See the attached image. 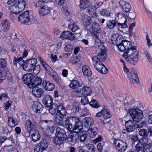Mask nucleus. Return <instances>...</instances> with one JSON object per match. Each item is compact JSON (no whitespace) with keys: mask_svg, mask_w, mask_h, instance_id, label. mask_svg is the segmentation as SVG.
Wrapping results in <instances>:
<instances>
[{"mask_svg":"<svg viewBox=\"0 0 152 152\" xmlns=\"http://www.w3.org/2000/svg\"><path fill=\"white\" fill-rule=\"evenodd\" d=\"M40 68L39 65H34L33 71L35 74H37L39 73L40 71Z\"/></svg>","mask_w":152,"mask_h":152,"instance_id":"680f3d73","label":"nucleus"},{"mask_svg":"<svg viewBox=\"0 0 152 152\" xmlns=\"http://www.w3.org/2000/svg\"><path fill=\"white\" fill-rule=\"evenodd\" d=\"M99 51L97 56L92 58V62L94 67L99 72L102 74L106 73L107 69L102 61L106 59L107 50L104 45L99 46Z\"/></svg>","mask_w":152,"mask_h":152,"instance_id":"f03ea898","label":"nucleus"},{"mask_svg":"<svg viewBox=\"0 0 152 152\" xmlns=\"http://www.w3.org/2000/svg\"><path fill=\"white\" fill-rule=\"evenodd\" d=\"M65 117V116L56 113L54 117V120L59 126H63L64 124V119Z\"/></svg>","mask_w":152,"mask_h":152,"instance_id":"a878e982","label":"nucleus"},{"mask_svg":"<svg viewBox=\"0 0 152 152\" xmlns=\"http://www.w3.org/2000/svg\"><path fill=\"white\" fill-rule=\"evenodd\" d=\"M88 149L89 150L88 151L90 152H94L95 151L94 146L92 144H88L86 145Z\"/></svg>","mask_w":152,"mask_h":152,"instance_id":"e2e57ef3","label":"nucleus"},{"mask_svg":"<svg viewBox=\"0 0 152 152\" xmlns=\"http://www.w3.org/2000/svg\"><path fill=\"white\" fill-rule=\"evenodd\" d=\"M34 76L31 73H27L24 75L23 78V80L24 84L31 88L32 86V82Z\"/></svg>","mask_w":152,"mask_h":152,"instance_id":"f8f14e48","label":"nucleus"},{"mask_svg":"<svg viewBox=\"0 0 152 152\" xmlns=\"http://www.w3.org/2000/svg\"><path fill=\"white\" fill-rule=\"evenodd\" d=\"M80 109L79 104L76 103L73 104L72 107V110L74 112L76 113L78 112Z\"/></svg>","mask_w":152,"mask_h":152,"instance_id":"3c124183","label":"nucleus"},{"mask_svg":"<svg viewBox=\"0 0 152 152\" xmlns=\"http://www.w3.org/2000/svg\"><path fill=\"white\" fill-rule=\"evenodd\" d=\"M37 60L36 58H33L26 60L23 67V69L27 71L30 72L33 70L34 65L37 63Z\"/></svg>","mask_w":152,"mask_h":152,"instance_id":"6e6552de","label":"nucleus"},{"mask_svg":"<svg viewBox=\"0 0 152 152\" xmlns=\"http://www.w3.org/2000/svg\"><path fill=\"white\" fill-rule=\"evenodd\" d=\"M92 29L94 33L96 34L94 35L93 37L94 40L95 41V44L98 46L99 48V46L103 45L101 43L100 41L98 38V37H101L102 33L101 32L100 28L98 26H96L95 27H94L93 26Z\"/></svg>","mask_w":152,"mask_h":152,"instance_id":"0eeeda50","label":"nucleus"},{"mask_svg":"<svg viewBox=\"0 0 152 152\" xmlns=\"http://www.w3.org/2000/svg\"><path fill=\"white\" fill-rule=\"evenodd\" d=\"M8 122L9 125L12 127H14L17 125L16 122L11 117L8 118Z\"/></svg>","mask_w":152,"mask_h":152,"instance_id":"09e8293b","label":"nucleus"},{"mask_svg":"<svg viewBox=\"0 0 152 152\" xmlns=\"http://www.w3.org/2000/svg\"><path fill=\"white\" fill-rule=\"evenodd\" d=\"M85 127L87 128H89L93 126L94 122L93 119L91 117H86L83 120Z\"/></svg>","mask_w":152,"mask_h":152,"instance_id":"aec40b11","label":"nucleus"},{"mask_svg":"<svg viewBox=\"0 0 152 152\" xmlns=\"http://www.w3.org/2000/svg\"><path fill=\"white\" fill-rule=\"evenodd\" d=\"M65 124L69 131L77 132L78 130H82L83 123L78 118L74 116L67 117L66 118Z\"/></svg>","mask_w":152,"mask_h":152,"instance_id":"7ed1b4c3","label":"nucleus"},{"mask_svg":"<svg viewBox=\"0 0 152 152\" xmlns=\"http://www.w3.org/2000/svg\"><path fill=\"white\" fill-rule=\"evenodd\" d=\"M79 140L81 142H84L87 139V134L85 131H82L79 134Z\"/></svg>","mask_w":152,"mask_h":152,"instance_id":"4c0bfd02","label":"nucleus"},{"mask_svg":"<svg viewBox=\"0 0 152 152\" xmlns=\"http://www.w3.org/2000/svg\"><path fill=\"white\" fill-rule=\"evenodd\" d=\"M140 151H142V152H151L152 151V144L149 142L142 146L141 148L139 149V150L136 151L139 152Z\"/></svg>","mask_w":152,"mask_h":152,"instance_id":"cd10ccee","label":"nucleus"},{"mask_svg":"<svg viewBox=\"0 0 152 152\" xmlns=\"http://www.w3.org/2000/svg\"><path fill=\"white\" fill-rule=\"evenodd\" d=\"M38 10L39 14L42 17L48 15L50 12V8L46 6L39 8Z\"/></svg>","mask_w":152,"mask_h":152,"instance_id":"393cba45","label":"nucleus"},{"mask_svg":"<svg viewBox=\"0 0 152 152\" xmlns=\"http://www.w3.org/2000/svg\"><path fill=\"white\" fill-rule=\"evenodd\" d=\"M131 140L133 142L138 141L139 140L138 135L136 134L132 135L131 138Z\"/></svg>","mask_w":152,"mask_h":152,"instance_id":"774afa93","label":"nucleus"},{"mask_svg":"<svg viewBox=\"0 0 152 152\" xmlns=\"http://www.w3.org/2000/svg\"><path fill=\"white\" fill-rule=\"evenodd\" d=\"M19 51L23 54V58L26 57L28 52V48L24 44H21L19 48Z\"/></svg>","mask_w":152,"mask_h":152,"instance_id":"c85d7f7f","label":"nucleus"},{"mask_svg":"<svg viewBox=\"0 0 152 152\" xmlns=\"http://www.w3.org/2000/svg\"><path fill=\"white\" fill-rule=\"evenodd\" d=\"M90 104L93 107L97 108L99 107V105L97 101L94 99L92 100L89 102Z\"/></svg>","mask_w":152,"mask_h":152,"instance_id":"864d4df0","label":"nucleus"},{"mask_svg":"<svg viewBox=\"0 0 152 152\" xmlns=\"http://www.w3.org/2000/svg\"><path fill=\"white\" fill-rule=\"evenodd\" d=\"M135 23H132L129 26V33L130 36H132V34H133L132 30L134 27L135 26Z\"/></svg>","mask_w":152,"mask_h":152,"instance_id":"338daca9","label":"nucleus"},{"mask_svg":"<svg viewBox=\"0 0 152 152\" xmlns=\"http://www.w3.org/2000/svg\"><path fill=\"white\" fill-rule=\"evenodd\" d=\"M87 132L91 138L95 137L98 132V129L95 127H94L87 130Z\"/></svg>","mask_w":152,"mask_h":152,"instance_id":"7c9ffc66","label":"nucleus"},{"mask_svg":"<svg viewBox=\"0 0 152 152\" xmlns=\"http://www.w3.org/2000/svg\"><path fill=\"white\" fill-rule=\"evenodd\" d=\"M89 102L88 98L85 96L83 95L82 96L81 103L83 105H86Z\"/></svg>","mask_w":152,"mask_h":152,"instance_id":"bf43d9fd","label":"nucleus"},{"mask_svg":"<svg viewBox=\"0 0 152 152\" xmlns=\"http://www.w3.org/2000/svg\"><path fill=\"white\" fill-rule=\"evenodd\" d=\"M42 85L43 88L47 91H53L55 88V86L54 84L51 83L48 80H44Z\"/></svg>","mask_w":152,"mask_h":152,"instance_id":"2eb2a0df","label":"nucleus"},{"mask_svg":"<svg viewBox=\"0 0 152 152\" xmlns=\"http://www.w3.org/2000/svg\"><path fill=\"white\" fill-rule=\"evenodd\" d=\"M83 21L86 26H88L91 23L92 20L91 19L88 17H86L83 18Z\"/></svg>","mask_w":152,"mask_h":152,"instance_id":"603ef678","label":"nucleus"},{"mask_svg":"<svg viewBox=\"0 0 152 152\" xmlns=\"http://www.w3.org/2000/svg\"><path fill=\"white\" fill-rule=\"evenodd\" d=\"M18 18L19 21L21 23H26L30 19L29 16V12L28 11H26L20 14Z\"/></svg>","mask_w":152,"mask_h":152,"instance_id":"ddd939ff","label":"nucleus"},{"mask_svg":"<svg viewBox=\"0 0 152 152\" xmlns=\"http://www.w3.org/2000/svg\"><path fill=\"white\" fill-rule=\"evenodd\" d=\"M73 49V46L70 44L67 45L64 48L65 51L68 53L72 52Z\"/></svg>","mask_w":152,"mask_h":152,"instance_id":"6e6d98bb","label":"nucleus"},{"mask_svg":"<svg viewBox=\"0 0 152 152\" xmlns=\"http://www.w3.org/2000/svg\"><path fill=\"white\" fill-rule=\"evenodd\" d=\"M82 130H78L77 132H76L75 131H69L70 133L67 136V140L69 142H76L79 139V134Z\"/></svg>","mask_w":152,"mask_h":152,"instance_id":"9b49d317","label":"nucleus"},{"mask_svg":"<svg viewBox=\"0 0 152 152\" xmlns=\"http://www.w3.org/2000/svg\"><path fill=\"white\" fill-rule=\"evenodd\" d=\"M103 116L105 120L110 118L111 117L109 111L105 108L103 109Z\"/></svg>","mask_w":152,"mask_h":152,"instance_id":"c03bdc74","label":"nucleus"},{"mask_svg":"<svg viewBox=\"0 0 152 152\" xmlns=\"http://www.w3.org/2000/svg\"><path fill=\"white\" fill-rule=\"evenodd\" d=\"M126 15L128 18L131 19H134L136 17L135 14L134 12H129Z\"/></svg>","mask_w":152,"mask_h":152,"instance_id":"69168bd1","label":"nucleus"},{"mask_svg":"<svg viewBox=\"0 0 152 152\" xmlns=\"http://www.w3.org/2000/svg\"><path fill=\"white\" fill-rule=\"evenodd\" d=\"M58 136L63 142L65 141L66 139L67 140V136L66 133H64V134H60Z\"/></svg>","mask_w":152,"mask_h":152,"instance_id":"0e129e2a","label":"nucleus"},{"mask_svg":"<svg viewBox=\"0 0 152 152\" xmlns=\"http://www.w3.org/2000/svg\"><path fill=\"white\" fill-rule=\"evenodd\" d=\"M82 71L83 74L86 76H90L92 74V72L90 68L87 65L82 67Z\"/></svg>","mask_w":152,"mask_h":152,"instance_id":"72a5a7b5","label":"nucleus"},{"mask_svg":"<svg viewBox=\"0 0 152 152\" xmlns=\"http://www.w3.org/2000/svg\"><path fill=\"white\" fill-rule=\"evenodd\" d=\"M65 133H66L65 131L63 129L58 127L56 128V136H58L60 134H64Z\"/></svg>","mask_w":152,"mask_h":152,"instance_id":"13d9d810","label":"nucleus"},{"mask_svg":"<svg viewBox=\"0 0 152 152\" xmlns=\"http://www.w3.org/2000/svg\"><path fill=\"white\" fill-rule=\"evenodd\" d=\"M127 77L131 83H137L139 78L137 72L134 68L129 69V72L127 74Z\"/></svg>","mask_w":152,"mask_h":152,"instance_id":"1a4fd4ad","label":"nucleus"},{"mask_svg":"<svg viewBox=\"0 0 152 152\" xmlns=\"http://www.w3.org/2000/svg\"><path fill=\"white\" fill-rule=\"evenodd\" d=\"M53 102V98L49 95H47L43 97L42 102L46 107H48L51 106Z\"/></svg>","mask_w":152,"mask_h":152,"instance_id":"412c9836","label":"nucleus"},{"mask_svg":"<svg viewBox=\"0 0 152 152\" xmlns=\"http://www.w3.org/2000/svg\"><path fill=\"white\" fill-rule=\"evenodd\" d=\"M52 140L56 145H61L63 142V141L59 139V138L58 137V136H57L56 135V137L52 138Z\"/></svg>","mask_w":152,"mask_h":152,"instance_id":"49530a36","label":"nucleus"},{"mask_svg":"<svg viewBox=\"0 0 152 152\" xmlns=\"http://www.w3.org/2000/svg\"><path fill=\"white\" fill-rule=\"evenodd\" d=\"M33 77L32 87H36L42 84V80L41 78L37 76H34Z\"/></svg>","mask_w":152,"mask_h":152,"instance_id":"473e14b6","label":"nucleus"},{"mask_svg":"<svg viewBox=\"0 0 152 152\" xmlns=\"http://www.w3.org/2000/svg\"><path fill=\"white\" fill-rule=\"evenodd\" d=\"M83 95L89 96L91 93L92 91L91 88L88 86H84L82 88Z\"/></svg>","mask_w":152,"mask_h":152,"instance_id":"ea45409f","label":"nucleus"},{"mask_svg":"<svg viewBox=\"0 0 152 152\" xmlns=\"http://www.w3.org/2000/svg\"><path fill=\"white\" fill-rule=\"evenodd\" d=\"M113 144L115 149L118 152H124L127 147L126 142L120 139L114 140Z\"/></svg>","mask_w":152,"mask_h":152,"instance_id":"423d86ee","label":"nucleus"},{"mask_svg":"<svg viewBox=\"0 0 152 152\" xmlns=\"http://www.w3.org/2000/svg\"><path fill=\"white\" fill-rule=\"evenodd\" d=\"M10 23L9 20H4L2 21L1 27L2 30L4 32H7L10 28Z\"/></svg>","mask_w":152,"mask_h":152,"instance_id":"bb28decb","label":"nucleus"},{"mask_svg":"<svg viewBox=\"0 0 152 152\" xmlns=\"http://www.w3.org/2000/svg\"><path fill=\"white\" fill-rule=\"evenodd\" d=\"M26 2L24 1H20L15 2V5L17 6L19 9V11L21 12L24 9L26 5Z\"/></svg>","mask_w":152,"mask_h":152,"instance_id":"c9c22d12","label":"nucleus"},{"mask_svg":"<svg viewBox=\"0 0 152 152\" xmlns=\"http://www.w3.org/2000/svg\"><path fill=\"white\" fill-rule=\"evenodd\" d=\"M139 135L142 137H148V133L147 129H140L139 131Z\"/></svg>","mask_w":152,"mask_h":152,"instance_id":"37998d69","label":"nucleus"},{"mask_svg":"<svg viewBox=\"0 0 152 152\" xmlns=\"http://www.w3.org/2000/svg\"><path fill=\"white\" fill-rule=\"evenodd\" d=\"M32 108L33 110L36 113H40L42 110L43 107L42 105L39 102L35 101L33 102Z\"/></svg>","mask_w":152,"mask_h":152,"instance_id":"dca6fc26","label":"nucleus"},{"mask_svg":"<svg viewBox=\"0 0 152 152\" xmlns=\"http://www.w3.org/2000/svg\"><path fill=\"white\" fill-rule=\"evenodd\" d=\"M100 14L103 16L106 17H109L110 16V13L106 9H102L100 11Z\"/></svg>","mask_w":152,"mask_h":152,"instance_id":"8fccbe9b","label":"nucleus"},{"mask_svg":"<svg viewBox=\"0 0 152 152\" xmlns=\"http://www.w3.org/2000/svg\"><path fill=\"white\" fill-rule=\"evenodd\" d=\"M7 61L3 58H0V67L1 68H4L7 66Z\"/></svg>","mask_w":152,"mask_h":152,"instance_id":"5fc2aeb1","label":"nucleus"},{"mask_svg":"<svg viewBox=\"0 0 152 152\" xmlns=\"http://www.w3.org/2000/svg\"><path fill=\"white\" fill-rule=\"evenodd\" d=\"M61 43L60 42H58L57 44L56 45H54L53 47L55 48V49L53 50L54 53H56L61 48Z\"/></svg>","mask_w":152,"mask_h":152,"instance_id":"4d7b16f0","label":"nucleus"},{"mask_svg":"<svg viewBox=\"0 0 152 152\" xmlns=\"http://www.w3.org/2000/svg\"><path fill=\"white\" fill-rule=\"evenodd\" d=\"M148 137H142L138 141L137 144L135 145V151L139 150L143 146L149 143Z\"/></svg>","mask_w":152,"mask_h":152,"instance_id":"4468645a","label":"nucleus"},{"mask_svg":"<svg viewBox=\"0 0 152 152\" xmlns=\"http://www.w3.org/2000/svg\"><path fill=\"white\" fill-rule=\"evenodd\" d=\"M121 19L124 20V22L123 23H117V24L119 27L121 28H125L127 27V19L125 17H123L121 18Z\"/></svg>","mask_w":152,"mask_h":152,"instance_id":"a18cd8bd","label":"nucleus"},{"mask_svg":"<svg viewBox=\"0 0 152 152\" xmlns=\"http://www.w3.org/2000/svg\"><path fill=\"white\" fill-rule=\"evenodd\" d=\"M55 123L53 121L43 120L39 122L40 129L43 132L53 133L55 129Z\"/></svg>","mask_w":152,"mask_h":152,"instance_id":"20e7f679","label":"nucleus"},{"mask_svg":"<svg viewBox=\"0 0 152 152\" xmlns=\"http://www.w3.org/2000/svg\"><path fill=\"white\" fill-rule=\"evenodd\" d=\"M125 126L127 131L129 132L134 131L136 127L134 123L131 120L126 122Z\"/></svg>","mask_w":152,"mask_h":152,"instance_id":"f3484780","label":"nucleus"},{"mask_svg":"<svg viewBox=\"0 0 152 152\" xmlns=\"http://www.w3.org/2000/svg\"><path fill=\"white\" fill-rule=\"evenodd\" d=\"M89 4V1L88 0H80L79 7L81 9L83 10L87 8Z\"/></svg>","mask_w":152,"mask_h":152,"instance_id":"f704fd0d","label":"nucleus"},{"mask_svg":"<svg viewBox=\"0 0 152 152\" xmlns=\"http://www.w3.org/2000/svg\"><path fill=\"white\" fill-rule=\"evenodd\" d=\"M61 36L64 39H67L70 40H74L75 36L71 32L67 31H63L61 34Z\"/></svg>","mask_w":152,"mask_h":152,"instance_id":"a211bd4d","label":"nucleus"},{"mask_svg":"<svg viewBox=\"0 0 152 152\" xmlns=\"http://www.w3.org/2000/svg\"><path fill=\"white\" fill-rule=\"evenodd\" d=\"M33 126L34 125L31 121L28 120L26 121L25 129L28 131H29V133L31 131H32L35 129H33Z\"/></svg>","mask_w":152,"mask_h":152,"instance_id":"e433bc0d","label":"nucleus"},{"mask_svg":"<svg viewBox=\"0 0 152 152\" xmlns=\"http://www.w3.org/2000/svg\"><path fill=\"white\" fill-rule=\"evenodd\" d=\"M10 10L12 13L15 14H19L20 12V11H19L17 6L15 5V3L10 6Z\"/></svg>","mask_w":152,"mask_h":152,"instance_id":"79ce46f5","label":"nucleus"},{"mask_svg":"<svg viewBox=\"0 0 152 152\" xmlns=\"http://www.w3.org/2000/svg\"><path fill=\"white\" fill-rule=\"evenodd\" d=\"M107 27L110 29L113 28L116 25L115 20H109L107 23Z\"/></svg>","mask_w":152,"mask_h":152,"instance_id":"de8ad7c7","label":"nucleus"},{"mask_svg":"<svg viewBox=\"0 0 152 152\" xmlns=\"http://www.w3.org/2000/svg\"><path fill=\"white\" fill-rule=\"evenodd\" d=\"M66 113L67 112L66 109L64 107L63 105L61 104L59 105L58 106V109L56 114L65 117Z\"/></svg>","mask_w":152,"mask_h":152,"instance_id":"2f4dec72","label":"nucleus"},{"mask_svg":"<svg viewBox=\"0 0 152 152\" xmlns=\"http://www.w3.org/2000/svg\"><path fill=\"white\" fill-rule=\"evenodd\" d=\"M29 134V136H31L32 140L34 142H36L39 140L40 138V135L39 134L35 129L30 132Z\"/></svg>","mask_w":152,"mask_h":152,"instance_id":"4be33fe9","label":"nucleus"},{"mask_svg":"<svg viewBox=\"0 0 152 152\" xmlns=\"http://www.w3.org/2000/svg\"><path fill=\"white\" fill-rule=\"evenodd\" d=\"M47 74L52 78L53 80L56 82L58 83L59 82L60 78L58 75L57 73L51 68L47 72Z\"/></svg>","mask_w":152,"mask_h":152,"instance_id":"6ab92c4d","label":"nucleus"},{"mask_svg":"<svg viewBox=\"0 0 152 152\" xmlns=\"http://www.w3.org/2000/svg\"><path fill=\"white\" fill-rule=\"evenodd\" d=\"M32 92L33 94L36 97L39 98L41 97L43 93V91L37 87H31Z\"/></svg>","mask_w":152,"mask_h":152,"instance_id":"5701e85b","label":"nucleus"},{"mask_svg":"<svg viewBox=\"0 0 152 152\" xmlns=\"http://www.w3.org/2000/svg\"><path fill=\"white\" fill-rule=\"evenodd\" d=\"M130 111V115L134 122H139L143 118V114L141 110L138 109H131Z\"/></svg>","mask_w":152,"mask_h":152,"instance_id":"39448f33","label":"nucleus"},{"mask_svg":"<svg viewBox=\"0 0 152 152\" xmlns=\"http://www.w3.org/2000/svg\"><path fill=\"white\" fill-rule=\"evenodd\" d=\"M48 143L47 141L43 139L34 148V152H42L48 147Z\"/></svg>","mask_w":152,"mask_h":152,"instance_id":"9d476101","label":"nucleus"},{"mask_svg":"<svg viewBox=\"0 0 152 152\" xmlns=\"http://www.w3.org/2000/svg\"><path fill=\"white\" fill-rule=\"evenodd\" d=\"M123 37L118 34H113L111 40L113 45H116L118 50L121 52L125 51L123 56L126 61L132 65H136L139 60L138 51L135 47L132 46L130 42L123 40Z\"/></svg>","mask_w":152,"mask_h":152,"instance_id":"f257e3e1","label":"nucleus"},{"mask_svg":"<svg viewBox=\"0 0 152 152\" xmlns=\"http://www.w3.org/2000/svg\"><path fill=\"white\" fill-rule=\"evenodd\" d=\"M120 5L122 7L123 10L126 12H128L131 9V5L129 3L121 0L119 1Z\"/></svg>","mask_w":152,"mask_h":152,"instance_id":"b1692460","label":"nucleus"},{"mask_svg":"<svg viewBox=\"0 0 152 152\" xmlns=\"http://www.w3.org/2000/svg\"><path fill=\"white\" fill-rule=\"evenodd\" d=\"M75 91H73L72 92V94L73 97H82L83 94V93L82 89H77Z\"/></svg>","mask_w":152,"mask_h":152,"instance_id":"a19ab883","label":"nucleus"},{"mask_svg":"<svg viewBox=\"0 0 152 152\" xmlns=\"http://www.w3.org/2000/svg\"><path fill=\"white\" fill-rule=\"evenodd\" d=\"M48 107H49V113L53 115L57 112L58 106L56 104H52L51 106Z\"/></svg>","mask_w":152,"mask_h":152,"instance_id":"58836bf2","label":"nucleus"},{"mask_svg":"<svg viewBox=\"0 0 152 152\" xmlns=\"http://www.w3.org/2000/svg\"><path fill=\"white\" fill-rule=\"evenodd\" d=\"M68 28L73 32L79 30L78 27L75 23L72 25L69 26Z\"/></svg>","mask_w":152,"mask_h":152,"instance_id":"052dcab7","label":"nucleus"},{"mask_svg":"<svg viewBox=\"0 0 152 152\" xmlns=\"http://www.w3.org/2000/svg\"><path fill=\"white\" fill-rule=\"evenodd\" d=\"M82 86V84L76 80L72 81L69 85L70 87L74 90L78 89L79 88L81 87Z\"/></svg>","mask_w":152,"mask_h":152,"instance_id":"c756f323","label":"nucleus"}]
</instances>
